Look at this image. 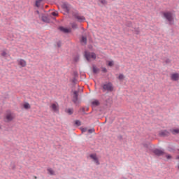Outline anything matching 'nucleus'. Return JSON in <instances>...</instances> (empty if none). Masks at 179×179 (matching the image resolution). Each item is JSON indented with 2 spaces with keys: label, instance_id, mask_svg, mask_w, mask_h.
<instances>
[{
  "label": "nucleus",
  "instance_id": "nucleus-1",
  "mask_svg": "<svg viewBox=\"0 0 179 179\" xmlns=\"http://www.w3.org/2000/svg\"><path fill=\"white\" fill-rule=\"evenodd\" d=\"M162 14L164 19L169 22V24H174V14H173L171 11H166Z\"/></svg>",
  "mask_w": 179,
  "mask_h": 179
},
{
  "label": "nucleus",
  "instance_id": "nucleus-2",
  "mask_svg": "<svg viewBox=\"0 0 179 179\" xmlns=\"http://www.w3.org/2000/svg\"><path fill=\"white\" fill-rule=\"evenodd\" d=\"M85 57L87 61H94V59H96V58L97 57L96 53L90 52H85Z\"/></svg>",
  "mask_w": 179,
  "mask_h": 179
},
{
  "label": "nucleus",
  "instance_id": "nucleus-3",
  "mask_svg": "<svg viewBox=\"0 0 179 179\" xmlns=\"http://www.w3.org/2000/svg\"><path fill=\"white\" fill-rule=\"evenodd\" d=\"M4 120L6 122H10L15 120V115L10 111H8L5 115Z\"/></svg>",
  "mask_w": 179,
  "mask_h": 179
},
{
  "label": "nucleus",
  "instance_id": "nucleus-4",
  "mask_svg": "<svg viewBox=\"0 0 179 179\" xmlns=\"http://www.w3.org/2000/svg\"><path fill=\"white\" fill-rule=\"evenodd\" d=\"M113 89L114 87H113L111 83H108L103 85V92H113Z\"/></svg>",
  "mask_w": 179,
  "mask_h": 179
},
{
  "label": "nucleus",
  "instance_id": "nucleus-5",
  "mask_svg": "<svg viewBox=\"0 0 179 179\" xmlns=\"http://www.w3.org/2000/svg\"><path fill=\"white\" fill-rule=\"evenodd\" d=\"M73 16H74L75 19L78 20V22H80V23H82L86 20V18H85L84 16L80 15L79 13H73Z\"/></svg>",
  "mask_w": 179,
  "mask_h": 179
},
{
  "label": "nucleus",
  "instance_id": "nucleus-6",
  "mask_svg": "<svg viewBox=\"0 0 179 179\" xmlns=\"http://www.w3.org/2000/svg\"><path fill=\"white\" fill-rule=\"evenodd\" d=\"M62 8L66 13H69V10H71V6L68 3H62Z\"/></svg>",
  "mask_w": 179,
  "mask_h": 179
},
{
  "label": "nucleus",
  "instance_id": "nucleus-7",
  "mask_svg": "<svg viewBox=\"0 0 179 179\" xmlns=\"http://www.w3.org/2000/svg\"><path fill=\"white\" fill-rule=\"evenodd\" d=\"M90 157L94 162L96 166H99V164H100V162H99V158L97 157V155L96 154L90 155Z\"/></svg>",
  "mask_w": 179,
  "mask_h": 179
},
{
  "label": "nucleus",
  "instance_id": "nucleus-8",
  "mask_svg": "<svg viewBox=\"0 0 179 179\" xmlns=\"http://www.w3.org/2000/svg\"><path fill=\"white\" fill-rule=\"evenodd\" d=\"M17 65L20 66L21 68H24L27 65V62H26V60L23 59H20L17 61Z\"/></svg>",
  "mask_w": 179,
  "mask_h": 179
},
{
  "label": "nucleus",
  "instance_id": "nucleus-9",
  "mask_svg": "<svg viewBox=\"0 0 179 179\" xmlns=\"http://www.w3.org/2000/svg\"><path fill=\"white\" fill-rule=\"evenodd\" d=\"M50 108L52 110V111H54L55 113H58L59 108L58 106V103H52L50 106Z\"/></svg>",
  "mask_w": 179,
  "mask_h": 179
},
{
  "label": "nucleus",
  "instance_id": "nucleus-10",
  "mask_svg": "<svg viewBox=\"0 0 179 179\" xmlns=\"http://www.w3.org/2000/svg\"><path fill=\"white\" fill-rule=\"evenodd\" d=\"M171 80H178L179 79V73H174L171 75Z\"/></svg>",
  "mask_w": 179,
  "mask_h": 179
},
{
  "label": "nucleus",
  "instance_id": "nucleus-11",
  "mask_svg": "<svg viewBox=\"0 0 179 179\" xmlns=\"http://www.w3.org/2000/svg\"><path fill=\"white\" fill-rule=\"evenodd\" d=\"M79 94V92L78 91H74L73 92V103H78V96Z\"/></svg>",
  "mask_w": 179,
  "mask_h": 179
},
{
  "label": "nucleus",
  "instance_id": "nucleus-12",
  "mask_svg": "<svg viewBox=\"0 0 179 179\" xmlns=\"http://www.w3.org/2000/svg\"><path fill=\"white\" fill-rule=\"evenodd\" d=\"M160 136H169L170 135V133L167 131V130H162L159 131Z\"/></svg>",
  "mask_w": 179,
  "mask_h": 179
},
{
  "label": "nucleus",
  "instance_id": "nucleus-13",
  "mask_svg": "<svg viewBox=\"0 0 179 179\" xmlns=\"http://www.w3.org/2000/svg\"><path fill=\"white\" fill-rule=\"evenodd\" d=\"M22 107H24V108L25 110H29L30 108H31V106H30V103H24L23 105H22Z\"/></svg>",
  "mask_w": 179,
  "mask_h": 179
},
{
  "label": "nucleus",
  "instance_id": "nucleus-14",
  "mask_svg": "<svg viewBox=\"0 0 179 179\" xmlns=\"http://www.w3.org/2000/svg\"><path fill=\"white\" fill-rule=\"evenodd\" d=\"M99 3L101 6H104L107 5V0H99Z\"/></svg>",
  "mask_w": 179,
  "mask_h": 179
},
{
  "label": "nucleus",
  "instance_id": "nucleus-15",
  "mask_svg": "<svg viewBox=\"0 0 179 179\" xmlns=\"http://www.w3.org/2000/svg\"><path fill=\"white\" fill-rule=\"evenodd\" d=\"M154 153H155V155H157V156H162V155L164 154L163 151H162V150H155L154 151Z\"/></svg>",
  "mask_w": 179,
  "mask_h": 179
},
{
  "label": "nucleus",
  "instance_id": "nucleus-16",
  "mask_svg": "<svg viewBox=\"0 0 179 179\" xmlns=\"http://www.w3.org/2000/svg\"><path fill=\"white\" fill-rule=\"evenodd\" d=\"M59 30L61 31H63V33H69V29L65 28V27H59Z\"/></svg>",
  "mask_w": 179,
  "mask_h": 179
},
{
  "label": "nucleus",
  "instance_id": "nucleus-17",
  "mask_svg": "<svg viewBox=\"0 0 179 179\" xmlns=\"http://www.w3.org/2000/svg\"><path fill=\"white\" fill-rule=\"evenodd\" d=\"M41 19L43 22H45V23H50V20L46 16L42 15Z\"/></svg>",
  "mask_w": 179,
  "mask_h": 179
},
{
  "label": "nucleus",
  "instance_id": "nucleus-18",
  "mask_svg": "<svg viewBox=\"0 0 179 179\" xmlns=\"http://www.w3.org/2000/svg\"><path fill=\"white\" fill-rule=\"evenodd\" d=\"M48 173L50 174V176H55V171L51 168L48 169Z\"/></svg>",
  "mask_w": 179,
  "mask_h": 179
},
{
  "label": "nucleus",
  "instance_id": "nucleus-19",
  "mask_svg": "<svg viewBox=\"0 0 179 179\" xmlns=\"http://www.w3.org/2000/svg\"><path fill=\"white\" fill-rule=\"evenodd\" d=\"M171 132L173 134V135H176V134H179V129H173L171 130Z\"/></svg>",
  "mask_w": 179,
  "mask_h": 179
},
{
  "label": "nucleus",
  "instance_id": "nucleus-20",
  "mask_svg": "<svg viewBox=\"0 0 179 179\" xmlns=\"http://www.w3.org/2000/svg\"><path fill=\"white\" fill-rule=\"evenodd\" d=\"M82 44H86L87 39L85 36H82L81 40H80Z\"/></svg>",
  "mask_w": 179,
  "mask_h": 179
},
{
  "label": "nucleus",
  "instance_id": "nucleus-21",
  "mask_svg": "<svg viewBox=\"0 0 179 179\" xmlns=\"http://www.w3.org/2000/svg\"><path fill=\"white\" fill-rule=\"evenodd\" d=\"M92 106H97L100 104V102H99L98 100H94L92 102Z\"/></svg>",
  "mask_w": 179,
  "mask_h": 179
},
{
  "label": "nucleus",
  "instance_id": "nucleus-22",
  "mask_svg": "<svg viewBox=\"0 0 179 179\" xmlns=\"http://www.w3.org/2000/svg\"><path fill=\"white\" fill-rule=\"evenodd\" d=\"M108 66H114V61H107Z\"/></svg>",
  "mask_w": 179,
  "mask_h": 179
},
{
  "label": "nucleus",
  "instance_id": "nucleus-23",
  "mask_svg": "<svg viewBox=\"0 0 179 179\" xmlns=\"http://www.w3.org/2000/svg\"><path fill=\"white\" fill-rule=\"evenodd\" d=\"M134 33H135V34H136V35L141 34V29H140L139 28H136V29H134Z\"/></svg>",
  "mask_w": 179,
  "mask_h": 179
},
{
  "label": "nucleus",
  "instance_id": "nucleus-24",
  "mask_svg": "<svg viewBox=\"0 0 179 179\" xmlns=\"http://www.w3.org/2000/svg\"><path fill=\"white\" fill-rule=\"evenodd\" d=\"M66 111L68 114H69V115L73 114V109L69 108Z\"/></svg>",
  "mask_w": 179,
  "mask_h": 179
},
{
  "label": "nucleus",
  "instance_id": "nucleus-25",
  "mask_svg": "<svg viewBox=\"0 0 179 179\" xmlns=\"http://www.w3.org/2000/svg\"><path fill=\"white\" fill-rule=\"evenodd\" d=\"M41 1H43V0H36V6H37V8H39V6L41 3Z\"/></svg>",
  "mask_w": 179,
  "mask_h": 179
},
{
  "label": "nucleus",
  "instance_id": "nucleus-26",
  "mask_svg": "<svg viewBox=\"0 0 179 179\" xmlns=\"http://www.w3.org/2000/svg\"><path fill=\"white\" fill-rule=\"evenodd\" d=\"M75 124L77 125V127H80L82 125V123L80 122V120H76Z\"/></svg>",
  "mask_w": 179,
  "mask_h": 179
},
{
  "label": "nucleus",
  "instance_id": "nucleus-27",
  "mask_svg": "<svg viewBox=\"0 0 179 179\" xmlns=\"http://www.w3.org/2000/svg\"><path fill=\"white\" fill-rule=\"evenodd\" d=\"M99 69H97L96 67H93V72L94 73H99Z\"/></svg>",
  "mask_w": 179,
  "mask_h": 179
},
{
  "label": "nucleus",
  "instance_id": "nucleus-28",
  "mask_svg": "<svg viewBox=\"0 0 179 179\" xmlns=\"http://www.w3.org/2000/svg\"><path fill=\"white\" fill-rule=\"evenodd\" d=\"M124 78V76L123 74H120L119 76H118V79L120 80H123Z\"/></svg>",
  "mask_w": 179,
  "mask_h": 179
},
{
  "label": "nucleus",
  "instance_id": "nucleus-29",
  "mask_svg": "<svg viewBox=\"0 0 179 179\" xmlns=\"http://www.w3.org/2000/svg\"><path fill=\"white\" fill-rule=\"evenodd\" d=\"M71 27L73 29H76L78 27V25L76 24V23H72L71 24Z\"/></svg>",
  "mask_w": 179,
  "mask_h": 179
},
{
  "label": "nucleus",
  "instance_id": "nucleus-30",
  "mask_svg": "<svg viewBox=\"0 0 179 179\" xmlns=\"http://www.w3.org/2000/svg\"><path fill=\"white\" fill-rule=\"evenodd\" d=\"M88 132H89V134H93V132H94V129H88Z\"/></svg>",
  "mask_w": 179,
  "mask_h": 179
},
{
  "label": "nucleus",
  "instance_id": "nucleus-31",
  "mask_svg": "<svg viewBox=\"0 0 179 179\" xmlns=\"http://www.w3.org/2000/svg\"><path fill=\"white\" fill-rule=\"evenodd\" d=\"M6 52H5V51H3L2 52H1V55H2V57H6Z\"/></svg>",
  "mask_w": 179,
  "mask_h": 179
},
{
  "label": "nucleus",
  "instance_id": "nucleus-32",
  "mask_svg": "<svg viewBox=\"0 0 179 179\" xmlns=\"http://www.w3.org/2000/svg\"><path fill=\"white\" fill-rule=\"evenodd\" d=\"M52 16H58V13L53 12V13H52Z\"/></svg>",
  "mask_w": 179,
  "mask_h": 179
},
{
  "label": "nucleus",
  "instance_id": "nucleus-33",
  "mask_svg": "<svg viewBox=\"0 0 179 179\" xmlns=\"http://www.w3.org/2000/svg\"><path fill=\"white\" fill-rule=\"evenodd\" d=\"M102 72H104V73L107 72V69L103 67L102 68Z\"/></svg>",
  "mask_w": 179,
  "mask_h": 179
},
{
  "label": "nucleus",
  "instance_id": "nucleus-34",
  "mask_svg": "<svg viewBox=\"0 0 179 179\" xmlns=\"http://www.w3.org/2000/svg\"><path fill=\"white\" fill-rule=\"evenodd\" d=\"M86 131H87V129L86 128L82 129V132H86Z\"/></svg>",
  "mask_w": 179,
  "mask_h": 179
},
{
  "label": "nucleus",
  "instance_id": "nucleus-35",
  "mask_svg": "<svg viewBox=\"0 0 179 179\" xmlns=\"http://www.w3.org/2000/svg\"><path fill=\"white\" fill-rule=\"evenodd\" d=\"M166 159H171V155H166Z\"/></svg>",
  "mask_w": 179,
  "mask_h": 179
},
{
  "label": "nucleus",
  "instance_id": "nucleus-36",
  "mask_svg": "<svg viewBox=\"0 0 179 179\" xmlns=\"http://www.w3.org/2000/svg\"><path fill=\"white\" fill-rule=\"evenodd\" d=\"M36 12H37L38 15H40V12L39 11H36Z\"/></svg>",
  "mask_w": 179,
  "mask_h": 179
},
{
  "label": "nucleus",
  "instance_id": "nucleus-37",
  "mask_svg": "<svg viewBox=\"0 0 179 179\" xmlns=\"http://www.w3.org/2000/svg\"><path fill=\"white\" fill-rule=\"evenodd\" d=\"M58 47H61V45L58 44Z\"/></svg>",
  "mask_w": 179,
  "mask_h": 179
},
{
  "label": "nucleus",
  "instance_id": "nucleus-38",
  "mask_svg": "<svg viewBox=\"0 0 179 179\" xmlns=\"http://www.w3.org/2000/svg\"><path fill=\"white\" fill-rule=\"evenodd\" d=\"M0 129H1V126H0Z\"/></svg>",
  "mask_w": 179,
  "mask_h": 179
}]
</instances>
